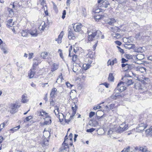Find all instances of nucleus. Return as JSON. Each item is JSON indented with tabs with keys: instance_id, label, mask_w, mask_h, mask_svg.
I'll use <instances>...</instances> for the list:
<instances>
[{
	"instance_id": "1",
	"label": "nucleus",
	"mask_w": 152,
	"mask_h": 152,
	"mask_svg": "<svg viewBox=\"0 0 152 152\" xmlns=\"http://www.w3.org/2000/svg\"><path fill=\"white\" fill-rule=\"evenodd\" d=\"M92 27L91 28H88L87 31L88 34V40L90 41L98 40L102 34V32L99 30L96 31L93 28L92 29Z\"/></svg>"
},
{
	"instance_id": "2",
	"label": "nucleus",
	"mask_w": 152,
	"mask_h": 152,
	"mask_svg": "<svg viewBox=\"0 0 152 152\" xmlns=\"http://www.w3.org/2000/svg\"><path fill=\"white\" fill-rule=\"evenodd\" d=\"M128 128V125L125 123H123L118 128L116 132L118 133H121L127 130Z\"/></svg>"
},
{
	"instance_id": "3",
	"label": "nucleus",
	"mask_w": 152,
	"mask_h": 152,
	"mask_svg": "<svg viewBox=\"0 0 152 152\" xmlns=\"http://www.w3.org/2000/svg\"><path fill=\"white\" fill-rule=\"evenodd\" d=\"M19 106L15 104H12L9 107V110L11 113L13 114L18 111V109L19 107Z\"/></svg>"
},
{
	"instance_id": "4",
	"label": "nucleus",
	"mask_w": 152,
	"mask_h": 152,
	"mask_svg": "<svg viewBox=\"0 0 152 152\" xmlns=\"http://www.w3.org/2000/svg\"><path fill=\"white\" fill-rule=\"evenodd\" d=\"M98 3L99 4V6L100 7H104L107 8L108 7V5H110L109 2L106 0H98Z\"/></svg>"
},
{
	"instance_id": "5",
	"label": "nucleus",
	"mask_w": 152,
	"mask_h": 152,
	"mask_svg": "<svg viewBox=\"0 0 152 152\" xmlns=\"http://www.w3.org/2000/svg\"><path fill=\"white\" fill-rule=\"evenodd\" d=\"M121 85V83H118V84L115 89L114 91V93L116 92V91H117L120 92H122L126 89V87H125L124 85L123 86H120Z\"/></svg>"
},
{
	"instance_id": "6",
	"label": "nucleus",
	"mask_w": 152,
	"mask_h": 152,
	"mask_svg": "<svg viewBox=\"0 0 152 152\" xmlns=\"http://www.w3.org/2000/svg\"><path fill=\"white\" fill-rule=\"evenodd\" d=\"M122 80L124 82V84L127 86L130 85L133 83V81L132 80L128 79L127 77L125 76L122 78Z\"/></svg>"
},
{
	"instance_id": "7",
	"label": "nucleus",
	"mask_w": 152,
	"mask_h": 152,
	"mask_svg": "<svg viewBox=\"0 0 152 152\" xmlns=\"http://www.w3.org/2000/svg\"><path fill=\"white\" fill-rule=\"evenodd\" d=\"M77 108V106H76L75 103H73L72 104V109L73 112L72 115L71 116V118L73 117L75 115L76 112V110Z\"/></svg>"
},
{
	"instance_id": "8",
	"label": "nucleus",
	"mask_w": 152,
	"mask_h": 152,
	"mask_svg": "<svg viewBox=\"0 0 152 152\" xmlns=\"http://www.w3.org/2000/svg\"><path fill=\"white\" fill-rule=\"evenodd\" d=\"M82 27V25L81 24H80L77 25L75 28V26H73V28H74V31L77 32H79L81 30V28Z\"/></svg>"
},
{
	"instance_id": "9",
	"label": "nucleus",
	"mask_w": 152,
	"mask_h": 152,
	"mask_svg": "<svg viewBox=\"0 0 152 152\" xmlns=\"http://www.w3.org/2000/svg\"><path fill=\"white\" fill-rule=\"evenodd\" d=\"M146 69L144 67L139 66L136 68V70L138 72L142 73L145 72L146 71Z\"/></svg>"
},
{
	"instance_id": "10",
	"label": "nucleus",
	"mask_w": 152,
	"mask_h": 152,
	"mask_svg": "<svg viewBox=\"0 0 152 152\" xmlns=\"http://www.w3.org/2000/svg\"><path fill=\"white\" fill-rule=\"evenodd\" d=\"M0 48L1 50L3 51L4 54H7L8 53V49L5 45H2L0 46Z\"/></svg>"
},
{
	"instance_id": "11",
	"label": "nucleus",
	"mask_w": 152,
	"mask_h": 152,
	"mask_svg": "<svg viewBox=\"0 0 152 152\" xmlns=\"http://www.w3.org/2000/svg\"><path fill=\"white\" fill-rule=\"evenodd\" d=\"M41 61L39 60V58H37L36 59H34L33 64V69H34L35 67Z\"/></svg>"
},
{
	"instance_id": "12",
	"label": "nucleus",
	"mask_w": 152,
	"mask_h": 152,
	"mask_svg": "<svg viewBox=\"0 0 152 152\" xmlns=\"http://www.w3.org/2000/svg\"><path fill=\"white\" fill-rule=\"evenodd\" d=\"M116 22V20L113 18H109L107 19V23L110 25L113 26L114 23Z\"/></svg>"
},
{
	"instance_id": "13",
	"label": "nucleus",
	"mask_w": 152,
	"mask_h": 152,
	"mask_svg": "<svg viewBox=\"0 0 152 152\" xmlns=\"http://www.w3.org/2000/svg\"><path fill=\"white\" fill-rule=\"evenodd\" d=\"M13 19H9L7 22L6 25L8 28L12 27L14 24V22H13Z\"/></svg>"
},
{
	"instance_id": "14",
	"label": "nucleus",
	"mask_w": 152,
	"mask_h": 152,
	"mask_svg": "<svg viewBox=\"0 0 152 152\" xmlns=\"http://www.w3.org/2000/svg\"><path fill=\"white\" fill-rule=\"evenodd\" d=\"M37 32V30L36 28H33L32 30L30 31L29 33L33 36L36 37L38 35Z\"/></svg>"
},
{
	"instance_id": "15",
	"label": "nucleus",
	"mask_w": 152,
	"mask_h": 152,
	"mask_svg": "<svg viewBox=\"0 0 152 152\" xmlns=\"http://www.w3.org/2000/svg\"><path fill=\"white\" fill-rule=\"evenodd\" d=\"M49 139L44 138L42 141L41 142V144L42 146L44 147L45 146L48 145L49 141Z\"/></svg>"
},
{
	"instance_id": "16",
	"label": "nucleus",
	"mask_w": 152,
	"mask_h": 152,
	"mask_svg": "<svg viewBox=\"0 0 152 152\" xmlns=\"http://www.w3.org/2000/svg\"><path fill=\"white\" fill-rule=\"evenodd\" d=\"M22 101L23 103H25L28 101L27 99V95L24 94L22 96Z\"/></svg>"
},
{
	"instance_id": "17",
	"label": "nucleus",
	"mask_w": 152,
	"mask_h": 152,
	"mask_svg": "<svg viewBox=\"0 0 152 152\" xmlns=\"http://www.w3.org/2000/svg\"><path fill=\"white\" fill-rule=\"evenodd\" d=\"M68 37L69 39H73L75 38V36L72 32V31L71 30L69 31Z\"/></svg>"
},
{
	"instance_id": "18",
	"label": "nucleus",
	"mask_w": 152,
	"mask_h": 152,
	"mask_svg": "<svg viewBox=\"0 0 152 152\" xmlns=\"http://www.w3.org/2000/svg\"><path fill=\"white\" fill-rule=\"evenodd\" d=\"M124 47L126 48L130 49L134 48L135 47V45L134 44H125Z\"/></svg>"
},
{
	"instance_id": "19",
	"label": "nucleus",
	"mask_w": 152,
	"mask_h": 152,
	"mask_svg": "<svg viewBox=\"0 0 152 152\" xmlns=\"http://www.w3.org/2000/svg\"><path fill=\"white\" fill-rule=\"evenodd\" d=\"M34 69H31L29 71V73H28V76L29 78H31L33 77L34 74Z\"/></svg>"
},
{
	"instance_id": "20",
	"label": "nucleus",
	"mask_w": 152,
	"mask_h": 152,
	"mask_svg": "<svg viewBox=\"0 0 152 152\" xmlns=\"http://www.w3.org/2000/svg\"><path fill=\"white\" fill-rule=\"evenodd\" d=\"M62 80H64V79L62 76V74L61 73V75L58 76V78L57 80L56 83H58L59 84H60L62 83Z\"/></svg>"
},
{
	"instance_id": "21",
	"label": "nucleus",
	"mask_w": 152,
	"mask_h": 152,
	"mask_svg": "<svg viewBox=\"0 0 152 152\" xmlns=\"http://www.w3.org/2000/svg\"><path fill=\"white\" fill-rule=\"evenodd\" d=\"M58 116V118L59 120L61 122H62L64 119H65V117L64 115H63L62 113H59Z\"/></svg>"
},
{
	"instance_id": "22",
	"label": "nucleus",
	"mask_w": 152,
	"mask_h": 152,
	"mask_svg": "<svg viewBox=\"0 0 152 152\" xmlns=\"http://www.w3.org/2000/svg\"><path fill=\"white\" fill-rule=\"evenodd\" d=\"M58 68V65L54 63L52 65L51 71L53 72L57 69Z\"/></svg>"
},
{
	"instance_id": "23",
	"label": "nucleus",
	"mask_w": 152,
	"mask_h": 152,
	"mask_svg": "<svg viewBox=\"0 0 152 152\" xmlns=\"http://www.w3.org/2000/svg\"><path fill=\"white\" fill-rule=\"evenodd\" d=\"M57 89L55 88H52L51 92L50 93V96L51 97H55V95L56 93Z\"/></svg>"
},
{
	"instance_id": "24",
	"label": "nucleus",
	"mask_w": 152,
	"mask_h": 152,
	"mask_svg": "<svg viewBox=\"0 0 152 152\" xmlns=\"http://www.w3.org/2000/svg\"><path fill=\"white\" fill-rule=\"evenodd\" d=\"M134 88L137 89H142V87L141 84L139 83H136L134 85Z\"/></svg>"
},
{
	"instance_id": "25",
	"label": "nucleus",
	"mask_w": 152,
	"mask_h": 152,
	"mask_svg": "<svg viewBox=\"0 0 152 152\" xmlns=\"http://www.w3.org/2000/svg\"><path fill=\"white\" fill-rule=\"evenodd\" d=\"M50 136V133L48 131H45L44 132L43 137L45 138L48 139Z\"/></svg>"
},
{
	"instance_id": "26",
	"label": "nucleus",
	"mask_w": 152,
	"mask_h": 152,
	"mask_svg": "<svg viewBox=\"0 0 152 152\" xmlns=\"http://www.w3.org/2000/svg\"><path fill=\"white\" fill-rule=\"evenodd\" d=\"M139 150L141 151L142 152H146L147 151V148L146 146H144V147H140L139 148Z\"/></svg>"
},
{
	"instance_id": "27",
	"label": "nucleus",
	"mask_w": 152,
	"mask_h": 152,
	"mask_svg": "<svg viewBox=\"0 0 152 152\" xmlns=\"http://www.w3.org/2000/svg\"><path fill=\"white\" fill-rule=\"evenodd\" d=\"M104 11V10L101 9L95 8L94 9V12L95 13H99Z\"/></svg>"
},
{
	"instance_id": "28",
	"label": "nucleus",
	"mask_w": 152,
	"mask_h": 152,
	"mask_svg": "<svg viewBox=\"0 0 152 152\" xmlns=\"http://www.w3.org/2000/svg\"><path fill=\"white\" fill-rule=\"evenodd\" d=\"M104 15H97L95 17V19L96 21L99 20L100 19L102 18L103 17H104Z\"/></svg>"
},
{
	"instance_id": "29",
	"label": "nucleus",
	"mask_w": 152,
	"mask_h": 152,
	"mask_svg": "<svg viewBox=\"0 0 152 152\" xmlns=\"http://www.w3.org/2000/svg\"><path fill=\"white\" fill-rule=\"evenodd\" d=\"M91 66V65L88 64H83V69L85 70L88 69Z\"/></svg>"
},
{
	"instance_id": "30",
	"label": "nucleus",
	"mask_w": 152,
	"mask_h": 152,
	"mask_svg": "<svg viewBox=\"0 0 152 152\" xmlns=\"http://www.w3.org/2000/svg\"><path fill=\"white\" fill-rule=\"evenodd\" d=\"M117 93L118 94V95H116V96H118V98H122L125 95V94L121 92H120V93L117 92Z\"/></svg>"
},
{
	"instance_id": "31",
	"label": "nucleus",
	"mask_w": 152,
	"mask_h": 152,
	"mask_svg": "<svg viewBox=\"0 0 152 152\" xmlns=\"http://www.w3.org/2000/svg\"><path fill=\"white\" fill-rule=\"evenodd\" d=\"M146 128V126H138L137 128V129L139 132H141L144 130V129Z\"/></svg>"
},
{
	"instance_id": "32",
	"label": "nucleus",
	"mask_w": 152,
	"mask_h": 152,
	"mask_svg": "<svg viewBox=\"0 0 152 152\" xmlns=\"http://www.w3.org/2000/svg\"><path fill=\"white\" fill-rule=\"evenodd\" d=\"M108 80L111 81H113L114 77L112 73H110L109 75Z\"/></svg>"
},
{
	"instance_id": "33",
	"label": "nucleus",
	"mask_w": 152,
	"mask_h": 152,
	"mask_svg": "<svg viewBox=\"0 0 152 152\" xmlns=\"http://www.w3.org/2000/svg\"><path fill=\"white\" fill-rule=\"evenodd\" d=\"M48 55V53L46 52H42L41 54V56L44 59Z\"/></svg>"
},
{
	"instance_id": "34",
	"label": "nucleus",
	"mask_w": 152,
	"mask_h": 152,
	"mask_svg": "<svg viewBox=\"0 0 152 152\" xmlns=\"http://www.w3.org/2000/svg\"><path fill=\"white\" fill-rule=\"evenodd\" d=\"M20 128V125L18 126H16L15 127H14L13 129H11L10 130L11 131H12L13 132H15L17 130H18V129H19Z\"/></svg>"
},
{
	"instance_id": "35",
	"label": "nucleus",
	"mask_w": 152,
	"mask_h": 152,
	"mask_svg": "<svg viewBox=\"0 0 152 152\" xmlns=\"http://www.w3.org/2000/svg\"><path fill=\"white\" fill-rule=\"evenodd\" d=\"M22 36L23 37H26L27 36V31L26 30H23L21 32Z\"/></svg>"
},
{
	"instance_id": "36",
	"label": "nucleus",
	"mask_w": 152,
	"mask_h": 152,
	"mask_svg": "<svg viewBox=\"0 0 152 152\" xmlns=\"http://www.w3.org/2000/svg\"><path fill=\"white\" fill-rule=\"evenodd\" d=\"M138 126H146V127H147V125L144 122H140L138 124Z\"/></svg>"
},
{
	"instance_id": "37",
	"label": "nucleus",
	"mask_w": 152,
	"mask_h": 152,
	"mask_svg": "<svg viewBox=\"0 0 152 152\" xmlns=\"http://www.w3.org/2000/svg\"><path fill=\"white\" fill-rule=\"evenodd\" d=\"M7 123V122H4L2 124L0 125V132L1 131V130L4 127Z\"/></svg>"
},
{
	"instance_id": "38",
	"label": "nucleus",
	"mask_w": 152,
	"mask_h": 152,
	"mask_svg": "<svg viewBox=\"0 0 152 152\" xmlns=\"http://www.w3.org/2000/svg\"><path fill=\"white\" fill-rule=\"evenodd\" d=\"M152 130V126L150 127L147 129L146 130L145 132L146 134H149V133L151 132Z\"/></svg>"
},
{
	"instance_id": "39",
	"label": "nucleus",
	"mask_w": 152,
	"mask_h": 152,
	"mask_svg": "<svg viewBox=\"0 0 152 152\" xmlns=\"http://www.w3.org/2000/svg\"><path fill=\"white\" fill-rule=\"evenodd\" d=\"M129 38L128 39H127L126 42V44H130L131 43H132V41H133V38H131L130 39H129Z\"/></svg>"
},
{
	"instance_id": "40",
	"label": "nucleus",
	"mask_w": 152,
	"mask_h": 152,
	"mask_svg": "<svg viewBox=\"0 0 152 152\" xmlns=\"http://www.w3.org/2000/svg\"><path fill=\"white\" fill-rule=\"evenodd\" d=\"M128 70H130L134 67V65L133 64H128Z\"/></svg>"
},
{
	"instance_id": "41",
	"label": "nucleus",
	"mask_w": 152,
	"mask_h": 152,
	"mask_svg": "<svg viewBox=\"0 0 152 152\" xmlns=\"http://www.w3.org/2000/svg\"><path fill=\"white\" fill-rule=\"evenodd\" d=\"M125 56L126 58L128 59H131L132 57V55L129 54H126Z\"/></svg>"
},
{
	"instance_id": "42",
	"label": "nucleus",
	"mask_w": 152,
	"mask_h": 152,
	"mask_svg": "<svg viewBox=\"0 0 152 152\" xmlns=\"http://www.w3.org/2000/svg\"><path fill=\"white\" fill-rule=\"evenodd\" d=\"M77 58V56L76 55H74L72 56V60L73 61H75Z\"/></svg>"
},
{
	"instance_id": "43",
	"label": "nucleus",
	"mask_w": 152,
	"mask_h": 152,
	"mask_svg": "<svg viewBox=\"0 0 152 152\" xmlns=\"http://www.w3.org/2000/svg\"><path fill=\"white\" fill-rule=\"evenodd\" d=\"M32 118V117L31 116H29L26 117L25 119L24 120V122L26 121H28L29 120H31Z\"/></svg>"
},
{
	"instance_id": "44",
	"label": "nucleus",
	"mask_w": 152,
	"mask_h": 152,
	"mask_svg": "<svg viewBox=\"0 0 152 152\" xmlns=\"http://www.w3.org/2000/svg\"><path fill=\"white\" fill-rule=\"evenodd\" d=\"M66 118V117H65V121L66 123H67L68 124L69 123V122L72 119V118H73V117H72V118H71V116H70L69 118L68 119Z\"/></svg>"
},
{
	"instance_id": "45",
	"label": "nucleus",
	"mask_w": 152,
	"mask_h": 152,
	"mask_svg": "<svg viewBox=\"0 0 152 152\" xmlns=\"http://www.w3.org/2000/svg\"><path fill=\"white\" fill-rule=\"evenodd\" d=\"M111 31H113L114 32H116L118 30V28L116 27H111Z\"/></svg>"
},
{
	"instance_id": "46",
	"label": "nucleus",
	"mask_w": 152,
	"mask_h": 152,
	"mask_svg": "<svg viewBox=\"0 0 152 152\" xmlns=\"http://www.w3.org/2000/svg\"><path fill=\"white\" fill-rule=\"evenodd\" d=\"M95 129L94 128H92L88 129H87L86 130V132H88L91 133L94 132L95 130Z\"/></svg>"
},
{
	"instance_id": "47",
	"label": "nucleus",
	"mask_w": 152,
	"mask_h": 152,
	"mask_svg": "<svg viewBox=\"0 0 152 152\" xmlns=\"http://www.w3.org/2000/svg\"><path fill=\"white\" fill-rule=\"evenodd\" d=\"M116 93L115 94V95H112L110 97V98L111 99H116L117 98H118V96H116V95H118V94L117 93V92H115Z\"/></svg>"
},
{
	"instance_id": "48",
	"label": "nucleus",
	"mask_w": 152,
	"mask_h": 152,
	"mask_svg": "<svg viewBox=\"0 0 152 152\" xmlns=\"http://www.w3.org/2000/svg\"><path fill=\"white\" fill-rule=\"evenodd\" d=\"M66 14V11L65 10H64L62 13V15L61 17L63 19H64L65 18Z\"/></svg>"
},
{
	"instance_id": "49",
	"label": "nucleus",
	"mask_w": 152,
	"mask_h": 152,
	"mask_svg": "<svg viewBox=\"0 0 152 152\" xmlns=\"http://www.w3.org/2000/svg\"><path fill=\"white\" fill-rule=\"evenodd\" d=\"M101 108V106L99 105L95 106L93 107V109L96 110L97 109H100Z\"/></svg>"
},
{
	"instance_id": "50",
	"label": "nucleus",
	"mask_w": 152,
	"mask_h": 152,
	"mask_svg": "<svg viewBox=\"0 0 152 152\" xmlns=\"http://www.w3.org/2000/svg\"><path fill=\"white\" fill-rule=\"evenodd\" d=\"M48 114V113H46L44 111H42V112H41L39 114V115L41 116H44V115H46Z\"/></svg>"
},
{
	"instance_id": "51",
	"label": "nucleus",
	"mask_w": 152,
	"mask_h": 152,
	"mask_svg": "<svg viewBox=\"0 0 152 152\" xmlns=\"http://www.w3.org/2000/svg\"><path fill=\"white\" fill-rule=\"evenodd\" d=\"M64 35V32L63 31H62L58 36V37L60 38V39H62Z\"/></svg>"
},
{
	"instance_id": "52",
	"label": "nucleus",
	"mask_w": 152,
	"mask_h": 152,
	"mask_svg": "<svg viewBox=\"0 0 152 152\" xmlns=\"http://www.w3.org/2000/svg\"><path fill=\"white\" fill-rule=\"evenodd\" d=\"M95 114V113L94 112H91L90 113L89 116L90 118H91Z\"/></svg>"
},
{
	"instance_id": "53",
	"label": "nucleus",
	"mask_w": 152,
	"mask_h": 152,
	"mask_svg": "<svg viewBox=\"0 0 152 152\" xmlns=\"http://www.w3.org/2000/svg\"><path fill=\"white\" fill-rule=\"evenodd\" d=\"M130 149V147H129L127 148H124V150L122 151V152H128L129 151Z\"/></svg>"
},
{
	"instance_id": "54",
	"label": "nucleus",
	"mask_w": 152,
	"mask_h": 152,
	"mask_svg": "<svg viewBox=\"0 0 152 152\" xmlns=\"http://www.w3.org/2000/svg\"><path fill=\"white\" fill-rule=\"evenodd\" d=\"M115 104H112L109 105L110 109L112 110L115 107Z\"/></svg>"
},
{
	"instance_id": "55",
	"label": "nucleus",
	"mask_w": 152,
	"mask_h": 152,
	"mask_svg": "<svg viewBox=\"0 0 152 152\" xmlns=\"http://www.w3.org/2000/svg\"><path fill=\"white\" fill-rule=\"evenodd\" d=\"M100 88L99 89V92H100L102 94L104 92V89L103 88H102L101 86H100Z\"/></svg>"
},
{
	"instance_id": "56",
	"label": "nucleus",
	"mask_w": 152,
	"mask_h": 152,
	"mask_svg": "<svg viewBox=\"0 0 152 152\" xmlns=\"http://www.w3.org/2000/svg\"><path fill=\"white\" fill-rule=\"evenodd\" d=\"M66 85L67 86V87L70 88H71L72 86V85L71 84L68 82H66Z\"/></svg>"
},
{
	"instance_id": "57",
	"label": "nucleus",
	"mask_w": 152,
	"mask_h": 152,
	"mask_svg": "<svg viewBox=\"0 0 152 152\" xmlns=\"http://www.w3.org/2000/svg\"><path fill=\"white\" fill-rule=\"evenodd\" d=\"M128 61V60H126L124 58H123L121 59V62L122 63H126Z\"/></svg>"
},
{
	"instance_id": "58",
	"label": "nucleus",
	"mask_w": 152,
	"mask_h": 152,
	"mask_svg": "<svg viewBox=\"0 0 152 152\" xmlns=\"http://www.w3.org/2000/svg\"><path fill=\"white\" fill-rule=\"evenodd\" d=\"M104 85L106 88H108L109 87V84L107 83H104L102 84H101L100 85Z\"/></svg>"
},
{
	"instance_id": "59",
	"label": "nucleus",
	"mask_w": 152,
	"mask_h": 152,
	"mask_svg": "<svg viewBox=\"0 0 152 152\" xmlns=\"http://www.w3.org/2000/svg\"><path fill=\"white\" fill-rule=\"evenodd\" d=\"M60 51V53H59V55H60V57L62 58H63V54H62V51L60 50V49H59L58 50V52Z\"/></svg>"
},
{
	"instance_id": "60",
	"label": "nucleus",
	"mask_w": 152,
	"mask_h": 152,
	"mask_svg": "<svg viewBox=\"0 0 152 152\" xmlns=\"http://www.w3.org/2000/svg\"><path fill=\"white\" fill-rule=\"evenodd\" d=\"M43 24L42 26V28H41V30H44L45 28L46 27V26L45 24V22H43Z\"/></svg>"
},
{
	"instance_id": "61",
	"label": "nucleus",
	"mask_w": 152,
	"mask_h": 152,
	"mask_svg": "<svg viewBox=\"0 0 152 152\" xmlns=\"http://www.w3.org/2000/svg\"><path fill=\"white\" fill-rule=\"evenodd\" d=\"M50 121H45L44 122V125H47L49 124V123H50L51 122V121L50 119L49 120Z\"/></svg>"
},
{
	"instance_id": "62",
	"label": "nucleus",
	"mask_w": 152,
	"mask_h": 152,
	"mask_svg": "<svg viewBox=\"0 0 152 152\" xmlns=\"http://www.w3.org/2000/svg\"><path fill=\"white\" fill-rule=\"evenodd\" d=\"M50 104L52 106H54L55 104V101L53 100L52 99H51V101H50Z\"/></svg>"
},
{
	"instance_id": "63",
	"label": "nucleus",
	"mask_w": 152,
	"mask_h": 152,
	"mask_svg": "<svg viewBox=\"0 0 152 152\" xmlns=\"http://www.w3.org/2000/svg\"><path fill=\"white\" fill-rule=\"evenodd\" d=\"M8 11L9 12L10 14H14V12L13 11V10L11 8H9L8 9Z\"/></svg>"
},
{
	"instance_id": "64",
	"label": "nucleus",
	"mask_w": 152,
	"mask_h": 152,
	"mask_svg": "<svg viewBox=\"0 0 152 152\" xmlns=\"http://www.w3.org/2000/svg\"><path fill=\"white\" fill-rule=\"evenodd\" d=\"M115 43L117 45L120 46L121 44V42L119 41H116L115 42Z\"/></svg>"
}]
</instances>
